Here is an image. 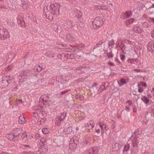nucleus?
Wrapping results in <instances>:
<instances>
[{
    "mask_svg": "<svg viewBox=\"0 0 154 154\" xmlns=\"http://www.w3.org/2000/svg\"><path fill=\"white\" fill-rule=\"evenodd\" d=\"M132 30L134 32L139 33H141L143 32V29L138 26H135L133 27Z\"/></svg>",
    "mask_w": 154,
    "mask_h": 154,
    "instance_id": "f8f14e48",
    "label": "nucleus"
},
{
    "mask_svg": "<svg viewBox=\"0 0 154 154\" xmlns=\"http://www.w3.org/2000/svg\"><path fill=\"white\" fill-rule=\"evenodd\" d=\"M66 115V112H64L57 115L55 119V123L56 126H58L61 124V122L63 121Z\"/></svg>",
    "mask_w": 154,
    "mask_h": 154,
    "instance_id": "20e7f679",
    "label": "nucleus"
},
{
    "mask_svg": "<svg viewBox=\"0 0 154 154\" xmlns=\"http://www.w3.org/2000/svg\"><path fill=\"white\" fill-rule=\"evenodd\" d=\"M127 103H128L129 105L130 106L132 103V101L131 100H128L126 102Z\"/></svg>",
    "mask_w": 154,
    "mask_h": 154,
    "instance_id": "de8ad7c7",
    "label": "nucleus"
},
{
    "mask_svg": "<svg viewBox=\"0 0 154 154\" xmlns=\"http://www.w3.org/2000/svg\"><path fill=\"white\" fill-rule=\"evenodd\" d=\"M120 82L121 84H122V85H123L124 84H125L127 83V82L124 79H121L120 80ZM120 86H122V85H120Z\"/></svg>",
    "mask_w": 154,
    "mask_h": 154,
    "instance_id": "a19ab883",
    "label": "nucleus"
},
{
    "mask_svg": "<svg viewBox=\"0 0 154 154\" xmlns=\"http://www.w3.org/2000/svg\"><path fill=\"white\" fill-rule=\"evenodd\" d=\"M44 68L42 65H36L34 69H36L38 72H40Z\"/></svg>",
    "mask_w": 154,
    "mask_h": 154,
    "instance_id": "4be33fe9",
    "label": "nucleus"
},
{
    "mask_svg": "<svg viewBox=\"0 0 154 154\" xmlns=\"http://www.w3.org/2000/svg\"><path fill=\"white\" fill-rule=\"evenodd\" d=\"M42 131L43 134H45L48 133V130L47 128H43L42 130Z\"/></svg>",
    "mask_w": 154,
    "mask_h": 154,
    "instance_id": "58836bf2",
    "label": "nucleus"
},
{
    "mask_svg": "<svg viewBox=\"0 0 154 154\" xmlns=\"http://www.w3.org/2000/svg\"><path fill=\"white\" fill-rule=\"evenodd\" d=\"M75 98L77 99H79L81 100H83L84 99V97L83 96L81 95H77L75 96Z\"/></svg>",
    "mask_w": 154,
    "mask_h": 154,
    "instance_id": "72a5a7b5",
    "label": "nucleus"
},
{
    "mask_svg": "<svg viewBox=\"0 0 154 154\" xmlns=\"http://www.w3.org/2000/svg\"><path fill=\"white\" fill-rule=\"evenodd\" d=\"M95 132H96L97 133L99 134L100 133V130L99 129H98L97 130H96Z\"/></svg>",
    "mask_w": 154,
    "mask_h": 154,
    "instance_id": "338daca9",
    "label": "nucleus"
},
{
    "mask_svg": "<svg viewBox=\"0 0 154 154\" xmlns=\"http://www.w3.org/2000/svg\"><path fill=\"white\" fill-rule=\"evenodd\" d=\"M100 127L101 128L102 133L105 130H106V125L103 124Z\"/></svg>",
    "mask_w": 154,
    "mask_h": 154,
    "instance_id": "2f4dec72",
    "label": "nucleus"
},
{
    "mask_svg": "<svg viewBox=\"0 0 154 154\" xmlns=\"http://www.w3.org/2000/svg\"><path fill=\"white\" fill-rule=\"evenodd\" d=\"M94 123V122L92 120H91L90 121L89 123H87L86 125V127H88V128H89L88 129L89 130H92L94 127V125H93Z\"/></svg>",
    "mask_w": 154,
    "mask_h": 154,
    "instance_id": "a211bd4d",
    "label": "nucleus"
},
{
    "mask_svg": "<svg viewBox=\"0 0 154 154\" xmlns=\"http://www.w3.org/2000/svg\"><path fill=\"white\" fill-rule=\"evenodd\" d=\"M115 61L118 63H121V62H120V61H119V59L118 58H115Z\"/></svg>",
    "mask_w": 154,
    "mask_h": 154,
    "instance_id": "13d9d810",
    "label": "nucleus"
},
{
    "mask_svg": "<svg viewBox=\"0 0 154 154\" xmlns=\"http://www.w3.org/2000/svg\"><path fill=\"white\" fill-rule=\"evenodd\" d=\"M66 40L69 42H73L76 41V39L75 38L70 34L66 35Z\"/></svg>",
    "mask_w": 154,
    "mask_h": 154,
    "instance_id": "9b49d317",
    "label": "nucleus"
},
{
    "mask_svg": "<svg viewBox=\"0 0 154 154\" xmlns=\"http://www.w3.org/2000/svg\"><path fill=\"white\" fill-rule=\"evenodd\" d=\"M31 75V72L30 70H26L23 71L20 74V76L23 78V79L21 80V81H25L28 78L27 77L29 75Z\"/></svg>",
    "mask_w": 154,
    "mask_h": 154,
    "instance_id": "6e6552de",
    "label": "nucleus"
},
{
    "mask_svg": "<svg viewBox=\"0 0 154 154\" xmlns=\"http://www.w3.org/2000/svg\"><path fill=\"white\" fill-rule=\"evenodd\" d=\"M45 115L46 113L45 111H43L40 112L39 113V117H44L45 116Z\"/></svg>",
    "mask_w": 154,
    "mask_h": 154,
    "instance_id": "473e14b6",
    "label": "nucleus"
},
{
    "mask_svg": "<svg viewBox=\"0 0 154 154\" xmlns=\"http://www.w3.org/2000/svg\"><path fill=\"white\" fill-rule=\"evenodd\" d=\"M120 57L121 59L122 60H124L125 57V55H124L121 54L120 55Z\"/></svg>",
    "mask_w": 154,
    "mask_h": 154,
    "instance_id": "3c124183",
    "label": "nucleus"
},
{
    "mask_svg": "<svg viewBox=\"0 0 154 154\" xmlns=\"http://www.w3.org/2000/svg\"><path fill=\"white\" fill-rule=\"evenodd\" d=\"M133 111L134 112H135L137 111V108L136 107L133 108Z\"/></svg>",
    "mask_w": 154,
    "mask_h": 154,
    "instance_id": "0e129e2a",
    "label": "nucleus"
},
{
    "mask_svg": "<svg viewBox=\"0 0 154 154\" xmlns=\"http://www.w3.org/2000/svg\"><path fill=\"white\" fill-rule=\"evenodd\" d=\"M72 132V127H69L66 128L65 129L63 132L65 134H69Z\"/></svg>",
    "mask_w": 154,
    "mask_h": 154,
    "instance_id": "6ab92c4d",
    "label": "nucleus"
},
{
    "mask_svg": "<svg viewBox=\"0 0 154 154\" xmlns=\"http://www.w3.org/2000/svg\"><path fill=\"white\" fill-rule=\"evenodd\" d=\"M27 133L26 132H24L21 135V137L23 140L26 141L27 140Z\"/></svg>",
    "mask_w": 154,
    "mask_h": 154,
    "instance_id": "bb28decb",
    "label": "nucleus"
},
{
    "mask_svg": "<svg viewBox=\"0 0 154 154\" xmlns=\"http://www.w3.org/2000/svg\"><path fill=\"white\" fill-rule=\"evenodd\" d=\"M25 153V154H38V153L35 154L33 152H26Z\"/></svg>",
    "mask_w": 154,
    "mask_h": 154,
    "instance_id": "5fc2aeb1",
    "label": "nucleus"
},
{
    "mask_svg": "<svg viewBox=\"0 0 154 154\" xmlns=\"http://www.w3.org/2000/svg\"><path fill=\"white\" fill-rule=\"evenodd\" d=\"M97 85V84L96 83H94L92 87L91 88V91H93V92L94 91H95V88H97L96 87V86Z\"/></svg>",
    "mask_w": 154,
    "mask_h": 154,
    "instance_id": "e433bc0d",
    "label": "nucleus"
},
{
    "mask_svg": "<svg viewBox=\"0 0 154 154\" xmlns=\"http://www.w3.org/2000/svg\"><path fill=\"white\" fill-rule=\"evenodd\" d=\"M7 79L6 81L8 83V85L10 83V82L11 80V76H8L6 77Z\"/></svg>",
    "mask_w": 154,
    "mask_h": 154,
    "instance_id": "ea45409f",
    "label": "nucleus"
},
{
    "mask_svg": "<svg viewBox=\"0 0 154 154\" xmlns=\"http://www.w3.org/2000/svg\"><path fill=\"white\" fill-rule=\"evenodd\" d=\"M139 134L136 132H134L133 134L131 146H138V143L139 142V139H138L137 138L139 137Z\"/></svg>",
    "mask_w": 154,
    "mask_h": 154,
    "instance_id": "423d86ee",
    "label": "nucleus"
},
{
    "mask_svg": "<svg viewBox=\"0 0 154 154\" xmlns=\"http://www.w3.org/2000/svg\"><path fill=\"white\" fill-rule=\"evenodd\" d=\"M130 149V145L129 144H127L125 145L124 146V149L122 150V152H124L128 151Z\"/></svg>",
    "mask_w": 154,
    "mask_h": 154,
    "instance_id": "a878e982",
    "label": "nucleus"
},
{
    "mask_svg": "<svg viewBox=\"0 0 154 154\" xmlns=\"http://www.w3.org/2000/svg\"><path fill=\"white\" fill-rule=\"evenodd\" d=\"M48 151L47 147L45 145H43L40 146L38 148V150L37 152L38 154H45Z\"/></svg>",
    "mask_w": 154,
    "mask_h": 154,
    "instance_id": "1a4fd4ad",
    "label": "nucleus"
},
{
    "mask_svg": "<svg viewBox=\"0 0 154 154\" xmlns=\"http://www.w3.org/2000/svg\"><path fill=\"white\" fill-rule=\"evenodd\" d=\"M103 18H102L100 17H96L92 21L93 28L94 29H97L101 27L103 24Z\"/></svg>",
    "mask_w": 154,
    "mask_h": 154,
    "instance_id": "7ed1b4c3",
    "label": "nucleus"
},
{
    "mask_svg": "<svg viewBox=\"0 0 154 154\" xmlns=\"http://www.w3.org/2000/svg\"><path fill=\"white\" fill-rule=\"evenodd\" d=\"M75 15L78 18H80L82 15V14L80 11L77 10L75 12Z\"/></svg>",
    "mask_w": 154,
    "mask_h": 154,
    "instance_id": "cd10ccee",
    "label": "nucleus"
},
{
    "mask_svg": "<svg viewBox=\"0 0 154 154\" xmlns=\"http://www.w3.org/2000/svg\"><path fill=\"white\" fill-rule=\"evenodd\" d=\"M151 36L152 38H154V29L151 32Z\"/></svg>",
    "mask_w": 154,
    "mask_h": 154,
    "instance_id": "603ef678",
    "label": "nucleus"
},
{
    "mask_svg": "<svg viewBox=\"0 0 154 154\" xmlns=\"http://www.w3.org/2000/svg\"><path fill=\"white\" fill-rule=\"evenodd\" d=\"M87 47H85V45L83 44H79L77 46V48L78 50H83L85 49H86Z\"/></svg>",
    "mask_w": 154,
    "mask_h": 154,
    "instance_id": "5701e85b",
    "label": "nucleus"
},
{
    "mask_svg": "<svg viewBox=\"0 0 154 154\" xmlns=\"http://www.w3.org/2000/svg\"><path fill=\"white\" fill-rule=\"evenodd\" d=\"M132 13L130 11H126L123 15V16L125 18H127L129 17H131L132 16Z\"/></svg>",
    "mask_w": 154,
    "mask_h": 154,
    "instance_id": "412c9836",
    "label": "nucleus"
},
{
    "mask_svg": "<svg viewBox=\"0 0 154 154\" xmlns=\"http://www.w3.org/2000/svg\"><path fill=\"white\" fill-rule=\"evenodd\" d=\"M119 143H115L114 146H113L112 148L114 149V151H116L119 150L120 148L119 147Z\"/></svg>",
    "mask_w": 154,
    "mask_h": 154,
    "instance_id": "393cba45",
    "label": "nucleus"
},
{
    "mask_svg": "<svg viewBox=\"0 0 154 154\" xmlns=\"http://www.w3.org/2000/svg\"><path fill=\"white\" fill-rule=\"evenodd\" d=\"M22 100L20 99L18 100L17 101V103H22Z\"/></svg>",
    "mask_w": 154,
    "mask_h": 154,
    "instance_id": "052dcab7",
    "label": "nucleus"
},
{
    "mask_svg": "<svg viewBox=\"0 0 154 154\" xmlns=\"http://www.w3.org/2000/svg\"><path fill=\"white\" fill-rule=\"evenodd\" d=\"M125 41V43H131V41L129 40L125 39L124 40Z\"/></svg>",
    "mask_w": 154,
    "mask_h": 154,
    "instance_id": "6e6d98bb",
    "label": "nucleus"
},
{
    "mask_svg": "<svg viewBox=\"0 0 154 154\" xmlns=\"http://www.w3.org/2000/svg\"><path fill=\"white\" fill-rule=\"evenodd\" d=\"M33 116L35 117H36L38 116H39V114L38 113L36 112H33Z\"/></svg>",
    "mask_w": 154,
    "mask_h": 154,
    "instance_id": "8fccbe9b",
    "label": "nucleus"
},
{
    "mask_svg": "<svg viewBox=\"0 0 154 154\" xmlns=\"http://www.w3.org/2000/svg\"><path fill=\"white\" fill-rule=\"evenodd\" d=\"M99 151L98 148L94 147L89 149L87 152V154H98Z\"/></svg>",
    "mask_w": 154,
    "mask_h": 154,
    "instance_id": "9d476101",
    "label": "nucleus"
},
{
    "mask_svg": "<svg viewBox=\"0 0 154 154\" xmlns=\"http://www.w3.org/2000/svg\"><path fill=\"white\" fill-rule=\"evenodd\" d=\"M40 119H39L38 120V124L39 125H41L43 123H44L46 119L45 117H40Z\"/></svg>",
    "mask_w": 154,
    "mask_h": 154,
    "instance_id": "aec40b11",
    "label": "nucleus"
},
{
    "mask_svg": "<svg viewBox=\"0 0 154 154\" xmlns=\"http://www.w3.org/2000/svg\"><path fill=\"white\" fill-rule=\"evenodd\" d=\"M73 141V143H74V144H73V146H74V148H75V146H76V145L75 144V141L74 140V139L72 138L71 139V140L70 141V143H72V141Z\"/></svg>",
    "mask_w": 154,
    "mask_h": 154,
    "instance_id": "09e8293b",
    "label": "nucleus"
},
{
    "mask_svg": "<svg viewBox=\"0 0 154 154\" xmlns=\"http://www.w3.org/2000/svg\"><path fill=\"white\" fill-rule=\"evenodd\" d=\"M22 146L24 148L26 147H27L26 149H29L31 148L29 145H23Z\"/></svg>",
    "mask_w": 154,
    "mask_h": 154,
    "instance_id": "49530a36",
    "label": "nucleus"
},
{
    "mask_svg": "<svg viewBox=\"0 0 154 154\" xmlns=\"http://www.w3.org/2000/svg\"><path fill=\"white\" fill-rule=\"evenodd\" d=\"M129 23L131 24L135 20V19L134 18H130L128 20Z\"/></svg>",
    "mask_w": 154,
    "mask_h": 154,
    "instance_id": "79ce46f5",
    "label": "nucleus"
},
{
    "mask_svg": "<svg viewBox=\"0 0 154 154\" xmlns=\"http://www.w3.org/2000/svg\"><path fill=\"white\" fill-rule=\"evenodd\" d=\"M69 57L71 59H72L75 57V54H69Z\"/></svg>",
    "mask_w": 154,
    "mask_h": 154,
    "instance_id": "864d4df0",
    "label": "nucleus"
},
{
    "mask_svg": "<svg viewBox=\"0 0 154 154\" xmlns=\"http://www.w3.org/2000/svg\"><path fill=\"white\" fill-rule=\"evenodd\" d=\"M143 91V90L142 88H139L138 90V91L140 93L142 92Z\"/></svg>",
    "mask_w": 154,
    "mask_h": 154,
    "instance_id": "bf43d9fd",
    "label": "nucleus"
},
{
    "mask_svg": "<svg viewBox=\"0 0 154 154\" xmlns=\"http://www.w3.org/2000/svg\"><path fill=\"white\" fill-rule=\"evenodd\" d=\"M48 57H50L53 58L54 57V54H51L49 55L48 56Z\"/></svg>",
    "mask_w": 154,
    "mask_h": 154,
    "instance_id": "69168bd1",
    "label": "nucleus"
},
{
    "mask_svg": "<svg viewBox=\"0 0 154 154\" xmlns=\"http://www.w3.org/2000/svg\"><path fill=\"white\" fill-rule=\"evenodd\" d=\"M130 24L129 23H128V20H127V21H126L125 23V25H126V26H128V25L129 24Z\"/></svg>",
    "mask_w": 154,
    "mask_h": 154,
    "instance_id": "774afa93",
    "label": "nucleus"
},
{
    "mask_svg": "<svg viewBox=\"0 0 154 154\" xmlns=\"http://www.w3.org/2000/svg\"><path fill=\"white\" fill-rule=\"evenodd\" d=\"M63 25L65 27L69 28L72 26V23L71 21L67 20L64 23Z\"/></svg>",
    "mask_w": 154,
    "mask_h": 154,
    "instance_id": "f3484780",
    "label": "nucleus"
},
{
    "mask_svg": "<svg viewBox=\"0 0 154 154\" xmlns=\"http://www.w3.org/2000/svg\"><path fill=\"white\" fill-rule=\"evenodd\" d=\"M11 66H8L6 69V70L8 71H9L11 69Z\"/></svg>",
    "mask_w": 154,
    "mask_h": 154,
    "instance_id": "e2e57ef3",
    "label": "nucleus"
},
{
    "mask_svg": "<svg viewBox=\"0 0 154 154\" xmlns=\"http://www.w3.org/2000/svg\"><path fill=\"white\" fill-rule=\"evenodd\" d=\"M108 44L109 46H112V45H113L114 44V40H111L109 42Z\"/></svg>",
    "mask_w": 154,
    "mask_h": 154,
    "instance_id": "c03bdc74",
    "label": "nucleus"
},
{
    "mask_svg": "<svg viewBox=\"0 0 154 154\" xmlns=\"http://www.w3.org/2000/svg\"><path fill=\"white\" fill-rule=\"evenodd\" d=\"M141 85L143 87H146L147 86V85L145 82H142L141 83Z\"/></svg>",
    "mask_w": 154,
    "mask_h": 154,
    "instance_id": "4d7b16f0",
    "label": "nucleus"
},
{
    "mask_svg": "<svg viewBox=\"0 0 154 154\" xmlns=\"http://www.w3.org/2000/svg\"><path fill=\"white\" fill-rule=\"evenodd\" d=\"M142 26L144 27H149V25L148 23L147 22H144L142 23Z\"/></svg>",
    "mask_w": 154,
    "mask_h": 154,
    "instance_id": "4c0bfd02",
    "label": "nucleus"
},
{
    "mask_svg": "<svg viewBox=\"0 0 154 154\" xmlns=\"http://www.w3.org/2000/svg\"><path fill=\"white\" fill-rule=\"evenodd\" d=\"M103 43L102 40L99 41L97 43L96 45H95L94 47V49H95L98 47H99Z\"/></svg>",
    "mask_w": 154,
    "mask_h": 154,
    "instance_id": "7c9ffc66",
    "label": "nucleus"
},
{
    "mask_svg": "<svg viewBox=\"0 0 154 154\" xmlns=\"http://www.w3.org/2000/svg\"><path fill=\"white\" fill-rule=\"evenodd\" d=\"M9 34L7 29L5 28H0V39H4L9 37Z\"/></svg>",
    "mask_w": 154,
    "mask_h": 154,
    "instance_id": "39448f33",
    "label": "nucleus"
},
{
    "mask_svg": "<svg viewBox=\"0 0 154 154\" xmlns=\"http://www.w3.org/2000/svg\"><path fill=\"white\" fill-rule=\"evenodd\" d=\"M18 122L20 124H24L26 122V119L23 115H20L19 117Z\"/></svg>",
    "mask_w": 154,
    "mask_h": 154,
    "instance_id": "dca6fc26",
    "label": "nucleus"
},
{
    "mask_svg": "<svg viewBox=\"0 0 154 154\" xmlns=\"http://www.w3.org/2000/svg\"><path fill=\"white\" fill-rule=\"evenodd\" d=\"M107 55L109 59H110L111 58H112L113 56V55L112 54V51H110V52L107 53Z\"/></svg>",
    "mask_w": 154,
    "mask_h": 154,
    "instance_id": "f704fd0d",
    "label": "nucleus"
},
{
    "mask_svg": "<svg viewBox=\"0 0 154 154\" xmlns=\"http://www.w3.org/2000/svg\"><path fill=\"white\" fill-rule=\"evenodd\" d=\"M108 64L111 66H114V64H113V63L112 62H111L110 61H109V62Z\"/></svg>",
    "mask_w": 154,
    "mask_h": 154,
    "instance_id": "680f3d73",
    "label": "nucleus"
},
{
    "mask_svg": "<svg viewBox=\"0 0 154 154\" xmlns=\"http://www.w3.org/2000/svg\"><path fill=\"white\" fill-rule=\"evenodd\" d=\"M118 45H119V47L121 49L122 51H123L124 50V48L125 46V45L122 42H121L120 44L119 43H118Z\"/></svg>",
    "mask_w": 154,
    "mask_h": 154,
    "instance_id": "c756f323",
    "label": "nucleus"
},
{
    "mask_svg": "<svg viewBox=\"0 0 154 154\" xmlns=\"http://www.w3.org/2000/svg\"><path fill=\"white\" fill-rule=\"evenodd\" d=\"M137 61L138 60L137 59H128V62L131 64L134 63L135 62H137Z\"/></svg>",
    "mask_w": 154,
    "mask_h": 154,
    "instance_id": "c85d7f7f",
    "label": "nucleus"
},
{
    "mask_svg": "<svg viewBox=\"0 0 154 154\" xmlns=\"http://www.w3.org/2000/svg\"><path fill=\"white\" fill-rule=\"evenodd\" d=\"M63 79V77L61 75H58L56 77V80L59 83L61 82V80Z\"/></svg>",
    "mask_w": 154,
    "mask_h": 154,
    "instance_id": "c9c22d12",
    "label": "nucleus"
},
{
    "mask_svg": "<svg viewBox=\"0 0 154 154\" xmlns=\"http://www.w3.org/2000/svg\"><path fill=\"white\" fill-rule=\"evenodd\" d=\"M109 86V83L108 82H104L102 83V84L99 89H97V88H95V91H94V93H97L98 94H100L104 90L108 88Z\"/></svg>",
    "mask_w": 154,
    "mask_h": 154,
    "instance_id": "0eeeda50",
    "label": "nucleus"
},
{
    "mask_svg": "<svg viewBox=\"0 0 154 154\" xmlns=\"http://www.w3.org/2000/svg\"><path fill=\"white\" fill-rule=\"evenodd\" d=\"M86 67H87L86 66H80L76 68V69L77 70H79L82 69H83L84 68H86Z\"/></svg>",
    "mask_w": 154,
    "mask_h": 154,
    "instance_id": "37998d69",
    "label": "nucleus"
},
{
    "mask_svg": "<svg viewBox=\"0 0 154 154\" xmlns=\"http://www.w3.org/2000/svg\"><path fill=\"white\" fill-rule=\"evenodd\" d=\"M70 90L68 89L66 90L65 91H62L60 92V94L62 95L64 94H66L67 92L70 91Z\"/></svg>",
    "mask_w": 154,
    "mask_h": 154,
    "instance_id": "a18cd8bd",
    "label": "nucleus"
},
{
    "mask_svg": "<svg viewBox=\"0 0 154 154\" xmlns=\"http://www.w3.org/2000/svg\"><path fill=\"white\" fill-rule=\"evenodd\" d=\"M131 154H136L138 151V146H131Z\"/></svg>",
    "mask_w": 154,
    "mask_h": 154,
    "instance_id": "2eb2a0df",
    "label": "nucleus"
},
{
    "mask_svg": "<svg viewBox=\"0 0 154 154\" xmlns=\"http://www.w3.org/2000/svg\"><path fill=\"white\" fill-rule=\"evenodd\" d=\"M60 7V5L57 3L51 4L50 5H48L46 7L47 11L45 15L47 16V14H49L48 13V11L51 12V13L54 15L56 16L59 15L60 14L59 10Z\"/></svg>",
    "mask_w": 154,
    "mask_h": 154,
    "instance_id": "f257e3e1",
    "label": "nucleus"
},
{
    "mask_svg": "<svg viewBox=\"0 0 154 154\" xmlns=\"http://www.w3.org/2000/svg\"><path fill=\"white\" fill-rule=\"evenodd\" d=\"M49 99L48 96L47 95H42L40 99V101H42L43 104L45 105V103L48 102Z\"/></svg>",
    "mask_w": 154,
    "mask_h": 154,
    "instance_id": "ddd939ff",
    "label": "nucleus"
},
{
    "mask_svg": "<svg viewBox=\"0 0 154 154\" xmlns=\"http://www.w3.org/2000/svg\"><path fill=\"white\" fill-rule=\"evenodd\" d=\"M22 129L18 128L14 130L11 133L7 136L8 138L11 141H16L18 139V136L21 133Z\"/></svg>",
    "mask_w": 154,
    "mask_h": 154,
    "instance_id": "f03ea898",
    "label": "nucleus"
},
{
    "mask_svg": "<svg viewBox=\"0 0 154 154\" xmlns=\"http://www.w3.org/2000/svg\"><path fill=\"white\" fill-rule=\"evenodd\" d=\"M141 100L147 104L149 103V100L145 96H143L141 99Z\"/></svg>",
    "mask_w": 154,
    "mask_h": 154,
    "instance_id": "b1692460",
    "label": "nucleus"
},
{
    "mask_svg": "<svg viewBox=\"0 0 154 154\" xmlns=\"http://www.w3.org/2000/svg\"><path fill=\"white\" fill-rule=\"evenodd\" d=\"M147 48L149 51H154V42H150L147 45Z\"/></svg>",
    "mask_w": 154,
    "mask_h": 154,
    "instance_id": "4468645a",
    "label": "nucleus"
}]
</instances>
